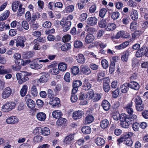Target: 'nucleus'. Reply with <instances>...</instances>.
<instances>
[{
    "mask_svg": "<svg viewBox=\"0 0 148 148\" xmlns=\"http://www.w3.org/2000/svg\"><path fill=\"white\" fill-rule=\"evenodd\" d=\"M120 14L118 12H113L112 14L111 17L112 18L115 20L117 19L119 17Z\"/></svg>",
    "mask_w": 148,
    "mask_h": 148,
    "instance_id": "obj_58",
    "label": "nucleus"
},
{
    "mask_svg": "<svg viewBox=\"0 0 148 148\" xmlns=\"http://www.w3.org/2000/svg\"><path fill=\"white\" fill-rule=\"evenodd\" d=\"M67 65L64 63H60L58 66V68L59 70L61 71H65L67 68Z\"/></svg>",
    "mask_w": 148,
    "mask_h": 148,
    "instance_id": "obj_46",
    "label": "nucleus"
},
{
    "mask_svg": "<svg viewBox=\"0 0 148 148\" xmlns=\"http://www.w3.org/2000/svg\"><path fill=\"white\" fill-rule=\"evenodd\" d=\"M47 81V77L45 75H43L39 79L35 80L34 83L38 84L40 83L46 82Z\"/></svg>",
    "mask_w": 148,
    "mask_h": 148,
    "instance_id": "obj_38",
    "label": "nucleus"
},
{
    "mask_svg": "<svg viewBox=\"0 0 148 148\" xmlns=\"http://www.w3.org/2000/svg\"><path fill=\"white\" fill-rule=\"evenodd\" d=\"M84 115L83 111L81 110L75 111L73 112V118L75 120L81 119Z\"/></svg>",
    "mask_w": 148,
    "mask_h": 148,
    "instance_id": "obj_9",
    "label": "nucleus"
},
{
    "mask_svg": "<svg viewBox=\"0 0 148 148\" xmlns=\"http://www.w3.org/2000/svg\"><path fill=\"white\" fill-rule=\"evenodd\" d=\"M28 89V87L27 85H25L23 86L21 90L20 93L22 97L24 96L27 93Z\"/></svg>",
    "mask_w": 148,
    "mask_h": 148,
    "instance_id": "obj_39",
    "label": "nucleus"
},
{
    "mask_svg": "<svg viewBox=\"0 0 148 148\" xmlns=\"http://www.w3.org/2000/svg\"><path fill=\"white\" fill-rule=\"evenodd\" d=\"M120 121L121 122L123 121L127 120V119H131L128 116H127L125 114H122L120 115Z\"/></svg>",
    "mask_w": 148,
    "mask_h": 148,
    "instance_id": "obj_51",
    "label": "nucleus"
},
{
    "mask_svg": "<svg viewBox=\"0 0 148 148\" xmlns=\"http://www.w3.org/2000/svg\"><path fill=\"white\" fill-rule=\"evenodd\" d=\"M62 115V112L59 110L54 111L52 113L53 117L56 119L61 118Z\"/></svg>",
    "mask_w": 148,
    "mask_h": 148,
    "instance_id": "obj_35",
    "label": "nucleus"
},
{
    "mask_svg": "<svg viewBox=\"0 0 148 148\" xmlns=\"http://www.w3.org/2000/svg\"><path fill=\"white\" fill-rule=\"evenodd\" d=\"M66 119L65 118L61 117L59 118L57 121L56 124L58 126L65 125L66 124Z\"/></svg>",
    "mask_w": 148,
    "mask_h": 148,
    "instance_id": "obj_32",
    "label": "nucleus"
},
{
    "mask_svg": "<svg viewBox=\"0 0 148 148\" xmlns=\"http://www.w3.org/2000/svg\"><path fill=\"white\" fill-rule=\"evenodd\" d=\"M133 133L131 132H127L123 134V136L117 140V141L119 143H122L125 141V139L129 138L132 136Z\"/></svg>",
    "mask_w": 148,
    "mask_h": 148,
    "instance_id": "obj_11",
    "label": "nucleus"
},
{
    "mask_svg": "<svg viewBox=\"0 0 148 148\" xmlns=\"http://www.w3.org/2000/svg\"><path fill=\"white\" fill-rule=\"evenodd\" d=\"M101 98V95L100 93H95L92 97V99L94 102H96L99 100Z\"/></svg>",
    "mask_w": 148,
    "mask_h": 148,
    "instance_id": "obj_43",
    "label": "nucleus"
},
{
    "mask_svg": "<svg viewBox=\"0 0 148 148\" xmlns=\"http://www.w3.org/2000/svg\"><path fill=\"white\" fill-rule=\"evenodd\" d=\"M50 103L52 105L53 107L57 106H58L60 103V100L59 98L57 97H52L50 99Z\"/></svg>",
    "mask_w": 148,
    "mask_h": 148,
    "instance_id": "obj_22",
    "label": "nucleus"
},
{
    "mask_svg": "<svg viewBox=\"0 0 148 148\" xmlns=\"http://www.w3.org/2000/svg\"><path fill=\"white\" fill-rule=\"evenodd\" d=\"M135 103V105L140 104L143 103V101L139 96H136L132 99Z\"/></svg>",
    "mask_w": 148,
    "mask_h": 148,
    "instance_id": "obj_44",
    "label": "nucleus"
},
{
    "mask_svg": "<svg viewBox=\"0 0 148 148\" xmlns=\"http://www.w3.org/2000/svg\"><path fill=\"white\" fill-rule=\"evenodd\" d=\"M132 102L131 101L124 108L126 111L130 114H132L134 112L132 108Z\"/></svg>",
    "mask_w": 148,
    "mask_h": 148,
    "instance_id": "obj_14",
    "label": "nucleus"
},
{
    "mask_svg": "<svg viewBox=\"0 0 148 148\" xmlns=\"http://www.w3.org/2000/svg\"><path fill=\"white\" fill-rule=\"evenodd\" d=\"M52 25L51 23L49 21H46L42 23V27L44 28H50Z\"/></svg>",
    "mask_w": 148,
    "mask_h": 148,
    "instance_id": "obj_54",
    "label": "nucleus"
},
{
    "mask_svg": "<svg viewBox=\"0 0 148 148\" xmlns=\"http://www.w3.org/2000/svg\"><path fill=\"white\" fill-rule=\"evenodd\" d=\"M26 103L27 107L30 108L32 109L35 107V102L31 99L28 98L27 99Z\"/></svg>",
    "mask_w": 148,
    "mask_h": 148,
    "instance_id": "obj_26",
    "label": "nucleus"
},
{
    "mask_svg": "<svg viewBox=\"0 0 148 148\" xmlns=\"http://www.w3.org/2000/svg\"><path fill=\"white\" fill-rule=\"evenodd\" d=\"M71 39V36L69 34H66L63 36L62 40L64 42L69 41Z\"/></svg>",
    "mask_w": 148,
    "mask_h": 148,
    "instance_id": "obj_61",
    "label": "nucleus"
},
{
    "mask_svg": "<svg viewBox=\"0 0 148 148\" xmlns=\"http://www.w3.org/2000/svg\"><path fill=\"white\" fill-rule=\"evenodd\" d=\"M145 55L148 57V48L146 46H143L137 51L136 56L137 58L140 57Z\"/></svg>",
    "mask_w": 148,
    "mask_h": 148,
    "instance_id": "obj_2",
    "label": "nucleus"
},
{
    "mask_svg": "<svg viewBox=\"0 0 148 148\" xmlns=\"http://www.w3.org/2000/svg\"><path fill=\"white\" fill-rule=\"evenodd\" d=\"M101 65L104 69H106L109 66L108 61L105 59H103L101 61Z\"/></svg>",
    "mask_w": 148,
    "mask_h": 148,
    "instance_id": "obj_53",
    "label": "nucleus"
},
{
    "mask_svg": "<svg viewBox=\"0 0 148 148\" xmlns=\"http://www.w3.org/2000/svg\"><path fill=\"white\" fill-rule=\"evenodd\" d=\"M129 44L128 41H125L120 45L115 47V49L117 50L123 49L126 47Z\"/></svg>",
    "mask_w": 148,
    "mask_h": 148,
    "instance_id": "obj_28",
    "label": "nucleus"
},
{
    "mask_svg": "<svg viewBox=\"0 0 148 148\" xmlns=\"http://www.w3.org/2000/svg\"><path fill=\"white\" fill-rule=\"evenodd\" d=\"M21 4H20V2L19 1H15L14 2L12 3V10L14 12H16V11L17 10L18 8L19 7V5Z\"/></svg>",
    "mask_w": 148,
    "mask_h": 148,
    "instance_id": "obj_34",
    "label": "nucleus"
},
{
    "mask_svg": "<svg viewBox=\"0 0 148 148\" xmlns=\"http://www.w3.org/2000/svg\"><path fill=\"white\" fill-rule=\"evenodd\" d=\"M31 45L33 47V48L35 50H38L40 49V44L38 40H34L31 43Z\"/></svg>",
    "mask_w": 148,
    "mask_h": 148,
    "instance_id": "obj_21",
    "label": "nucleus"
},
{
    "mask_svg": "<svg viewBox=\"0 0 148 148\" xmlns=\"http://www.w3.org/2000/svg\"><path fill=\"white\" fill-rule=\"evenodd\" d=\"M28 63H30V66L32 69H38L41 68L42 66V65L39 63L43 62L46 63L49 62L48 59L40 60H39V58H37L34 60L32 62L30 60H27Z\"/></svg>",
    "mask_w": 148,
    "mask_h": 148,
    "instance_id": "obj_1",
    "label": "nucleus"
},
{
    "mask_svg": "<svg viewBox=\"0 0 148 148\" xmlns=\"http://www.w3.org/2000/svg\"><path fill=\"white\" fill-rule=\"evenodd\" d=\"M94 120V117L90 114H88L84 120L85 124H88L92 123Z\"/></svg>",
    "mask_w": 148,
    "mask_h": 148,
    "instance_id": "obj_24",
    "label": "nucleus"
},
{
    "mask_svg": "<svg viewBox=\"0 0 148 148\" xmlns=\"http://www.w3.org/2000/svg\"><path fill=\"white\" fill-rule=\"evenodd\" d=\"M71 72L74 75H77L79 72V69L77 66H74L71 68Z\"/></svg>",
    "mask_w": 148,
    "mask_h": 148,
    "instance_id": "obj_48",
    "label": "nucleus"
},
{
    "mask_svg": "<svg viewBox=\"0 0 148 148\" xmlns=\"http://www.w3.org/2000/svg\"><path fill=\"white\" fill-rule=\"evenodd\" d=\"M40 15L39 12H37L31 15V20L32 22L34 21L36 18H39L40 17Z\"/></svg>",
    "mask_w": 148,
    "mask_h": 148,
    "instance_id": "obj_42",
    "label": "nucleus"
},
{
    "mask_svg": "<svg viewBox=\"0 0 148 148\" xmlns=\"http://www.w3.org/2000/svg\"><path fill=\"white\" fill-rule=\"evenodd\" d=\"M101 105L104 109L106 111L108 110L110 106V103L106 100H104L102 101Z\"/></svg>",
    "mask_w": 148,
    "mask_h": 148,
    "instance_id": "obj_31",
    "label": "nucleus"
},
{
    "mask_svg": "<svg viewBox=\"0 0 148 148\" xmlns=\"http://www.w3.org/2000/svg\"><path fill=\"white\" fill-rule=\"evenodd\" d=\"M130 36L129 33L122 30L118 32L115 36H113L112 37L113 39H118L120 37L127 38H129Z\"/></svg>",
    "mask_w": 148,
    "mask_h": 148,
    "instance_id": "obj_4",
    "label": "nucleus"
},
{
    "mask_svg": "<svg viewBox=\"0 0 148 148\" xmlns=\"http://www.w3.org/2000/svg\"><path fill=\"white\" fill-rule=\"evenodd\" d=\"M98 24L100 27L102 28H104L105 29L107 25L106 21L103 19L99 21Z\"/></svg>",
    "mask_w": 148,
    "mask_h": 148,
    "instance_id": "obj_49",
    "label": "nucleus"
},
{
    "mask_svg": "<svg viewBox=\"0 0 148 148\" xmlns=\"http://www.w3.org/2000/svg\"><path fill=\"white\" fill-rule=\"evenodd\" d=\"M95 142L96 144L99 146H102L105 143L104 140L101 137H97L95 139Z\"/></svg>",
    "mask_w": 148,
    "mask_h": 148,
    "instance_id": "obj_27",
    "label": "nucleus"
},
{
    "mask_svg": "<svg viewBox=\"0 0 148 148\" xmlns=\"http://www.w3.org/2000/svg\"><path fill=\"white\" fill-rule=\"evenodd\" d=\"M71 47L70 43L64 44L61 46V49L62 51H66L71 49Z\"/></svg>",
    "mask_w": 148,
    "mask_h": 148,
    "instance_id": "obj_40",
    "label": "nucleus"
},
{
    "mask_svg": "<svg viewBox=\"0 0 148 148\" xmlns=\"http://www.w3.org/2000/svg\"><path fill=\"white\" fill-rule=\"evenodd\" d=\"M16 106V104L13 102L10 101L6 103L2 107L3 111L8 112L14 109Z\"/></svg>",
    "mask_w": 148,
    "mask_h": 148,
    "instance_id": "obj_3",
    "label": "nucleus"
},
{
    "mask_svg": "<svg viewBox=\"0 0 148 148\" xmlns=\"http://www.w3.org/2000/svg\"><path fill=\"white\" fill-rule=\"evenodd\" d=\"M136 110L138 112H141L144 109V105L142 103L141 104L135 105Z\"/></svg>",
    "mask_w": 148,
    "mask_h": 148,
    "instance_id": "obj_52",
    "label": "nucleus"
},
{
    "mask_svg": "<svg viewBox=\"0 0 148 148\" xmlns=\"http://www.w3.org/2000/svg\"><path fill=\"white\" fill-rule=\"evenodd\" d=\"M32 87L31 89V94L34 97H36L38 95L39 87L38 84L35 83Z\"/></svg>",
    "mask_w": 148,
    "mask_h": 148,
    "instance_id": "obj_10",
    "label": "nucleus"
},
{
    "mask_svg": "<svg viewBox=\"0 0 148 148\" xmlns=\"http://www.w3.org/2000/svg\"><path fill=\"white\" fill-rule=\"evenodd\" d=\"M12 90L11 88L8 87L3 90L1 94V97L3 99H6L8 98L11 95Z\"/></svg>",
    "mask_w": 148,
    "mask_h": 148,
    "instance_id": "obj_5",
    "label": "nucleus"
},
{
    "mask_svg": "<svg viewBox=\"0 0 148 148\" xmlns=\"http://www.w3.org/2000/svg\"><path fill=\"white\" fill-rule=\"evenodd\" d=\"M38 133H41L44 136H46L50 134V132L49 129L47 127H44L42 129L41 127H38L36 130Z\"/></svg>",
    "mask_w": 148,
    "mask_h": 148,
    "instance_id": "obj_8",
    "label": "nucleus"
},
{
    "mask_svg": "<svg viewBox=\"0 0 148 148\" xmlns=\"http://www.w3.org/2000/svg\"><path fill=\"white\" fill-rule=\"evenodd\" d=\"M129 87L134 90H137L140 88V85L139 84L136 82L131 81L128 83Z\"/></svg>",
    "mask_w": 148,
    "mask_h": 148,
    "instance_id": "obj_12",
    "label": "nucleus"
},
{
    "mask_svg": "<svg viewBox=\"0 0 148 148\" xmlns=\"http://www.w3.org/2000/svg\"><path fill=\"white\" fill-rule=\"evenodd\" d=\"M74 139V136L70 134L67 136L64 140V142L66 144L71 143Z\"/></svg>",
    "mask_w": 148,
    "mask_h": 148,
    "instance_id": "obj_37",
    "label": "nucleus"
},
{
    "mask_svg": "<svg viewBox=\"0 0 148 148\" xmlns=\"http://www.w3.org/2000/svg\"><path fill=\"white\" fill-rule=\"evenodd\" d=\"M132 121V120L131 119H127L125 121L121 122L120 124L122 127L127 128L129 127V123H130V121Z\"/></svg>",
    "mask_w": 148,
    "mask_h": 148,
    "instance_id": "obj_36",
    "label": "nucleus"
},
{
    "mask_svg": "<svg viewBox=\"0 0 148 148\" xmlns=\"http://www.w3.org/2000/svg\"><path fill=\"white\" fill-rule=\"evenodd\" d=\"M15 40H16V46L17 47L20 46L23 48L24 47V42L26 40V38L25 37L18 36Z\"/></svg>",
    "mask_w": 148,
    "mask_h": 148,
    "instance_id": "obj_6",
    "label": "nucleus"
},
{
    "mask_svg": "<svg viewBox=\"0 0 148 148\" xmlns=\"http://www.w3.org/2000/svg\"><path fill=\"white\" fill-rule=\"evenodd\" d=\"M22 4H20L17 12V14L18 16H21L24 14L25 12V9L22 8Z\"/></svg>",
    "mask_w": 148,
    "mask_h": 148,
    "instance_id": "obj_45",
    "label": "nucleus"
},
{
    "mask_svg": "<svg viewBox=\"0 0 148 148\" xmlns=\"http://www.w3.org/2000/svg\"><path fill=\"white\" fill-rule=\"evenodd\" d=\"M81 71L86 75H89L91 73V71L88 66H83L81 67Z\"/></svg>",
    "mask_w": 148,
    "mask_h": 148,
    "instance_id": "obj_16",
    "label": "nucleus"
},
{
    "mask_svg": "<svg viewBox=\"0 0 148 148\" xmlns=\"http://www.w3.org/2000/svg\"><path fill=\"white\" fill-rule=\"evenodd\" d=\"M137 25V23L136 22H134L131 23L130 28L132 31H134L136 29Z\"/></svg>",
    "mask_w": 148,
    "mask_h": 148,
    "instance_id": "obj_63",
    "label": "nucleus"
},
{
    "mask_svg": "<svg viewBox=\"0 0 148 148\" xmlns=\"http://www.w3.org/2000/svg\"><path fill=\"white\" fill-rule=\"evenodd\" d=\"M141 33V31H137L132 34V39H135L136 38H138Z\"/></svg>",
    "mask_w": 148,
    "mask_h": 148,
    "instance_id": "obj_50",
    "label": "nucleus"
},
{
    "mask_svg": "<svg viewBox=\"0 0 148 148\" xmlns=\"http://www.w3.org/2000/svg\"><path fill=\"white\" fill-rule=\"evenodd\" d=\"M18 119L16 116H12L8 118L6 122L8 124H14L18 122Z\"/></svg>",
    "mask_w": 148,
    "mask_h": 148,
    "instance_id": "obj_15",
    "label": "nucleus"
},
{
    "mask_svg": "<svg viewBox=\"0 0 148 148\" xmlns=\"http://www.w3.org/2000/svg\"><path fill=\"white\" fill-rule=\"evenodd\" d=\"M22 26L24 29L26 30L29 29V25L28 23L26 21H23L21 23Z\"/></svg>",
    "mask_w": 148,
    "mask_h": 148,
    "instance_id": "obj_62",
    "label": "nucleus"
},
{
    "mask_svg": "<svg viewBox=\"0 0 148 148\" xmlns=\"http://www.w3.org/2000/svg\"><path fill=\"white\" fill-rule=\"evenodd\" d=\"M97 22V19L95 17H91L88 18L87 23L89 25L93 26L95 25Z\"/></svg>",
    "mask_w": 148,
    "mask_h": 148,
    "instance_id": "obj_13",
    "label": "nucleus"
},
{
    "mask_svg": "<svg viewBox=\"0 0 148 148\" xmlns=\"http://www.w3.org/2000/svg\"><path fill=\"white\" fill-rule=\"evenodd\" d=\"M94 36L92 34H88L86 37L85 42L86 43L89 44L92 42L94 39Z\"/></svg>",
    "mask_w": 148,
    "mask_h": 148,
    "instance_id": "obj_25",
    "label": "nucleus"
},
{
    "mask_svg": "<svg viewBox=\"0 0 148 148\" xmlns=\"http://www.w3.org/2000/svg\"><path fill=\"white\" fill-rule=\"evenodd\" d=\"M82 85V82L80 80H75L73 82L72 86L73 87L72 92L73 93H76L78 90V88Z\"/></svg>",
    "mask_w": 148,
    "mask_h": 148,
    "instance_id": "obj_7",
    "label": "nucleus"
},
{
    "mask_svg": "<svg viewBox=\"0 0 148 148\" xmlns=\"http://www.w3.org/2000/svg\"><path fill=\"white\" fill-rule=\"evenodd\" d=\"M140 127V124L138 123H134L132 125L133 129L135 131H138Z\"/></svg>",
    "mask_w": 148,
    "mask_h": 148,
    "instance_id": "obj_64",
    "label": "nucleus"
},
{
    "mask_svg": "<svg viewBox=\"0 0 148 148\" xmlns=\"http://www.w3.org/2000/svg\"><path fill=\"white\" fill-rule=\"evenodd\" d=\"M107 10L105 8H102L101 9L99 12V16L102 18H103L106 13Z\"/></svg>",
    "mask_w": 148,
    "mask_h": 148,
    "instance_id": "obj_60",
    "label": "nucleus"
},
{
    "mask_svg": "<svg viewBox=\"0 0 148 148\" xmlns=\"http://www.w3.org/2000/svg\"><path fill=\"white\" fill-rule=\"evenodd\" d=\"M109 125L108 120L107 119H104L101 121L100 122L101 127L103 129H106Z\"/></svg>",
    "mask_w": 148,
    "mask_h": 148,
    "instance_id": "obj_18",
    "label": "nucleus"
},
{
    "mask_svg": "<svg viewBox=\"0 0 148 148\" xmlns=\"http://www.w3.org/2000/svg\"><path fill=\"white\" fill-rule=\"evenodd\" d=\"M74 46L76 48H79L83 46L82 42L80 40H76L74 42Z\"/></svg>",
    "mask_w": 148,
    "mask_h": 148,
    "instance_id": "obj_47",
    "label": "nucleus"
},
{
    "mask_svg": "<svg viewBox=\"0 0 148 148\" xmlns=\"http://www.w3.org/2000/svg\"><path fill=\"white\" fill-rule=\"evenodd\" d=\"M71 24V23L70 21H66L64 20L63 31L64 32H66L69 30L70 29Z\"/></svg>",
    "mask_w": 148,
    "mask_h": 148,
    "instance_id": "obj_29",
    "label": "nucleus"
},
{
    "mask_svg": "<svg viewBox=\"0 0 148 148\" xmlns=\"http://www.w3.org/2000/svg\"><path fill=\"white\" fill-rule=\"evenodd\" d=\"M131 18L133 20H137L138 18V14L137 11L134 10H132L131 13Z\"/></svg>",
    "mask_w": 148,
    "mask_h": 148,
    "instance_id": "obj_30",
    "label": "nucleus"
},
{
    "mask_svg": "<svg viewBox=\"0 0 148 148\" xmlns=\"http://www.w3.org/2000/svg\"><path fill=\"white\" fill-rule=\"evenodd\" d=\"M120 88L122 92L123 93H127L128 91L129 88L128 83L126 82L121 85Z\"/></svg>",
    "mask_w": 148,
    "mask_h": 148,
    "instance_id": "obj_20",
    "label": "nucleus"
},
{
    "mask_svg": "<svg viewBox=\"0 0 148 148\" xmlns=\"http://www.w3.org/2000/svg\"><path fill=\"white\" fill-rule=\"evenodd\" d=\"M116 28V25L113 23H109L107 24L105 27V29L108 31H113Z\"/></svg>",
    "mask_w": 148,
    "mask_h": 148,
    "instance_id": "obj_17",
    "label": "nucleus"
},
{
    "mask_svg": "<svg viewBox=\"0 0 148 148\" xmlns=\"http://www.w3.org/2000/svg\"><path fill=\"white\" fill-rule=\"evenodd\" d=\"M103 89L106 92H108L110 90V86L107 82H104L103 84Z\"/></svg>",
    "mask_w": 148,
    "mask_h": 148,
    "instance_id": "obj_57",
    "label": "nucleus"
},
{
    "mask_svg": "<svg viewBox=\"0 0 148 148\" xmlns=\"http://www.w3.org/2000/svg\"><path fill=\"white\" fill-rule=\"evenodd\" d=\"M130 54L128 52H127L124 54L121 57V59L123 62H127L128 58Z\"/></svg>",
    "mask_w": 148,
    "mask_h": 148,
    "instance_id": "obj_59",
    "label": "nucleus"
},
{
    "mask_svg": "<svg viewBox=\"0 0 148 148\" xmlns=\"http://www.w3.org/2000/svg\"><path fill=\"white\" fill-rule=\"evenodd\" d=\"M91 84L88 82H85L83 87V89L85 90H88L91 88Z\"/></svg>",
    "mask_w": 148,
    "mask_h": 148,
    "instance_id": "obj_55",
    "label": "nucleus"
},
{
    "mask_svg": "<svg viewBox=\"0 0 148 148\" xmlns=\"http://www.w3.org/2000/svg\"><path fill=\"white\" fill-rule=\"evenodd\" d=\"M10 14L9 11L7 10L0 16V20L1 21L5 20L9 16Z\"/></svg>",
    "mask_w": 148,
    "mask_h": 148,
    "instance_id": "obj_33",
    "label": "nucleus"
},
{
    "mask_svg": "<svg viewBox=\"0 0 148 148\" xmlns=\"http://www.w3.org/2000/svg\"><path fill=\"white\" fill-rule=\"evenodd\" d=\"M77 62L80 64H84L86 60V59L84 56L81 54H78L76 57Z\"/></svg>",
    "mask_w": 148,
    "mask_h": 148,
    "instance_id": "obj_19",
    "label": "nucleus"
},
{
    "mask_svg": "<svg viewBox=\"0 0 148 148\" xmlns=\"http://www.w3.org/2000/svg\"><path fill=\"white\" fill-rule=\"evenodd\" d=\"M82 131L84 134H88L91 132V130L89 126H84L82 128Z\"/></svg>",
    "mask_w": 148,
    "mask_h": 148,
    "instance_id": "obj_41",
    "label": "nucleus"
},
{
    "mask_svg": "<svg viewBox=\"0 0 148 148\" xmlns=\"http://www.w3.org/2000/svg\"><path fill=\"white\" fill-rule=\"evenodd\" d=\"M36 116L37 119L40 121H44L46 118V114L43 112L38 113L37 114Z\"/></svg>",
    "mask_w": 148,
    "mask_h": 148,
    "instance_id": "obj_23",
    "label": "nucleus"
},
{
    "mask_svg": "<svg viewBox=\"0 0 148 148\" xmlns=\"http://www.w3.org/2000/svg\"><path fill=\"white\" fill-rule=\"evenodd\" d=\"M9 73L7 69H5V67L3 66H0V74H5Z\"/></svg>",
    "mask_w": 148,
    "mask_h": 148,
    "instance_id": "obj_56",
    "label": "nucleus"
}]
</instances>
